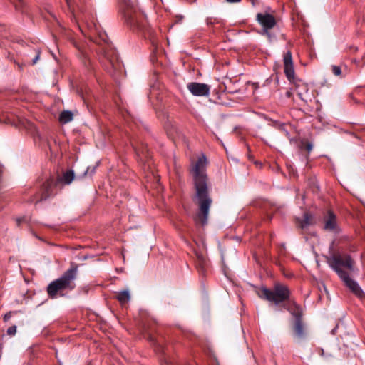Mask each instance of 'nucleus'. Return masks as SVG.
<instances>
[{
  "instance_id": "10",
  "label": "nucleus",
  "mask_w": 365,
  "mask_h": 365,
  "mask_svg": "<svg viewBox=\"0 0 365 365\" xmlns=\"http://www.w3.org/2000/svg\"><path fill=\"white\" fill-rule=\"evenodd\" d=\"M284 72L289 81L294 80V69L292 61V56L290 51H287L284 55Z\"/></svg>"
},
{
  "instance_id": "18",
  "label": "nucleus",
  "mask_w": 365,
  "mask_h": 365,
  "mask_svg": "<svg viewBox=\"0 0 365 365\" xmlns=\"http://www.w3.org/2000/svg\"><path fill=\"white\" fill-rule=\"evenodd\" d=\"M331 71L332 73L336 76H341V69L340 66L333 65L331 66Z\"/></svg>"
},
{
  "instance_id": "4",
  "label": "nucleus",
  "mask_w": 365,
  "mask_h": 365,
  "mask_svg": "<svg viewBox=\"0 0 365 365\" xmlns=\"http://www.w3.org/2000/svg\"><path fill=\"white\" fill-rule=\"evenodd\" d=\"M77 273V267H72L66 271L61 277L51 282L47 287L48 295L53 299L58 295L63 296L65 291L73 290L76 287L74 281Z\"/></svg>"
},
{
  "instance_id": "12",
  "label": "nucleus",
  "mask_w": 365,
  "mask_h": 365,
  "mask_svg": "<svg viewBox=\"0 0 365 365\" xmlns=\"http://www.w3.org/2000/svg\"><path fill=\"white\" fill-rule=\"evenodd\" d=\"M294 331L298 339H302L304 336V327L302 319L295 320L294 325Z\"/></svg>"
},
{
  "instance_id": "29",
  "label": "nucleus",
  "mask_w": 365,
  "mask_h": 365,
  "mask_svg": "<svg viewBox=\"0 0 365 365\" xmlns=\"http://www.w3.org/2000/svg\"><path fill=\"white\" fill-rule=\"evenodd\" d=\"M1 208H2V206H1V205L0 204V210H1Z\"/></svg>"
},
{
  "instance_id": "25",
  "label": "nucleus",
  "mask_w": 365,
  "mask_h": 365,
  "mask_svg": "<svg viewBox=\"0 0 365 365\" xmlns=\"http://www.w3.org/2000/svg\"><path fill=\"white\" fill-rule=\"evenodd\" d=\"M240 1H241V0H226V1H227V2H228V3H231V4H232V3H238V2H240Z\"/></svg>"
},
{
  "instance_id": "3",
  "label": "nucleus",
  "mask_w": 365,
  "mask_h": 365,
  "mask_svg": "<svg viewBox=\"0 0 365 365\" xmlns=\"http://www.w3.org/2000/svg\"><path fill=\"white\" fill-rule=\"evenodd\" d=\"M257 295L263 299L278 305L287 302L286 309L295 317V320L302 319V310L294 302L289 301L290 291L282 284H275L272 289L261 287L257 291Z\"/></svg>"
},
{
  "instance_id": "8",
  "label": "nucleus",
  "mask_w": 365,
  "mask_h": 365,
  "mask_svg": "<svg viewBox=\"0 0 365 365\" xmlns=\"http://www.w3.org/2000/svg\"><path fill=\"white\" fill-rule=\"evenodd\" d=\"M59 187V180L49 177L41 184L38 192L34 196L32 202L36 203L46 200L56 195Z\"/></svg>"
},
{
  "instance_id": "2",
  "label": "nucleus",
  "mask_w": 365,
  "mask_h": 365,
  "mask_svg": "<svg viewBox=\"0 0 365 365\" xmlns=\"http://www.w3.org/2000/svg\"><path fill=\"white\" fill-rule=\"evenodd\" d=\"M327 262L354 295L360 299L364 297V293L359 284L349 276V272H354V261L350 255L333 254L327 257Z\"/></svg>"
},
{
  "instance_id": "5",
  "label": "nucleus",
  "mask_w": 365,
  "mask_h": 365,
  "mask_svg": "<svg viewBox=\"0 0 365 365\" xmlns=\"http://www.w3.org/2000/svg\"><path fill=\"white\" fill-rule=\"evenodd\" d=\"M120 11L128 26L140 29H145L146 24L145 15L138 11L130 0H122Z\"/></svg>"
},
{
  "instance_id": "28",
  "label": "nucleus",
  "mask_w": 365,
  "mask_h": 365,
  "mask_svg": "<svg viewBox=\"0 0 365 365\" xmlns=\"http://www.w3.org/2000/svg\"><path fill=\"white\" fill-rule=\"evenodd\" d=\"M88 169H89V168H88V169H87V170H86V171H85V174H86V173H87V172H88Z\"/></svg>"
},
{
  "instance_id": "7",
  "label": "nucleus",
  "mask_w": 365,
  "mask_h": 365,
  "mask_svg": "<svg viewBox=\"0 0 365 365\" xmlns=\"http://www.w3.org/2000/svg\"><path fill=\"white\" fill-rule=\"evenodd\" d=\"M256 20L262 27L259 34L266 36L269 41L276 38L274 30L277 28V22L276 18L268 12H260L256 15Z\"/></svg>"
},
{
  "instance_id": "24",
  "label": "nucleus",
  "mask_w": 365,
  "mask_h": 365,
  "mask_svg": "<svg viewBox=\"0 0 365 365\" xmlns=\"http://www.w3.org/2000/svg\"><path fill=\"white\" fill-rule=\"evenodd\" d=\"M26 220L25 217L19 218L17 220V224L19 225L21 222Z\"/></svg>"
},
{
  "instance_id": "9",
  "label": "nucleus",
  "mask_w": 365,
  "mask_h": 365,
  "mask_svg": "<svg viewBox=\"0 0 365 365\" xmlns=\"http://www.w3.org/2000/svg\"><path fill=\"white\" fill-rule=\"evenodd\" d=\"M189 91L196 96H207L210 94V86L205 83L192 82L187 86Z\"/></svg>"
},
{
  "instance_id": "19",
  "label": "nucleus",
  "mask_w": 365,
  "mask_h": 365,
  "mask_svg": "<svg viewBox=\"0 0 365 365\" xmlns=\"http://www.w3.org/2000/svg\"><path fill=\"white\" fill-rule=\"evenodd\" d=\"M16 333V326L14 325L8 328L7 334L10 336H14Z\"/></svg>"
},
{
  "instance_id": "23",
  "label": "nucleus",
  "mask_w": 365,
  "mask_h": 365,
  "mask_svg": "<svg viewBox=\"0 0 365 365\" xmlns=\"http://www.w3.org/2000/svg\"><path fill=\"white\" fill-rule=\"evenodd\" d=\"M306 149L308 152H310L312 149V145L310 143L307 144Z\"/></svg>"
},
{
  "instance_id": "17",
  "label": "nucleus",
  "mask_w": 365,
  "mask_h": 365,
  "mask_svg": "<svg viewBox=\"0 0 365 365\" xmlns=\"http://www.w3.org/2000/svg\"><path fill=\"white\" fill-rule=\"evenodd\" d=\"M14 4L17 11H19L22 13L24 12L23 9L24 2L22 1V0H14Z\"/></svg>"
},
{
  "instance_id": "20",
  "label": "nucleus",
  "mask_w": 365,
  "mask_h": 365,
  "mask_svg": "<svg viewBox=\"0 0 365 365\" xmlns=\"http://www.w3.org/2000/svg\"><path fill=\"white\" fill-rule=\"evenodd\" d=\"M36 54L34 57V58L32 60V64L34 65L37 63L38 60L39 59V57H40V51L39 50H36Z\"/></svg>"
},
{
  "instance_id": "16",
  "label": "nucleus",
  "mask_w": 365,
  "mask_h": 365,
  "mask_svg": "<svg viewBox=\"0 0 365 365\" xmlns=\"http://www.w3.org/2000/svg\"><path fill=\"white\" fill-rule=\"evenodd\" d=\"M73 115L69 110H64L61 112L59 116V121L62 123H68L73 120Z\"/></svg>"
},
{
  "instance_id": "21",
  "label": "nucleus",
  "mask_w": 365,
  "mask_h": 365,
  "mask_svg": "<svg viewBox=\"0 0 365 365\" xmlns=\"http://www.w3.org/2000/svg\"><path fill=\"white\" fill-rule=\"evenodd\" d=\"M82 58H83L82 61H83V64L86 66H88L89 64V60L88 59L87 56L84 53H82Z\"/></svg>"
},
{
  "instance_id": "27",
  "label": "nucleus",
  "mask_w": 365,
  "mask_h": 365,
  "mask_svg": "<svg viewBox=\"0 0 365 365\" xmlns=\"http://www.w3.org/2000/svg\"><path fill=\"white\" fill-rule=\"evenodd\" d=\"M104 56H105V57H106V58H108V56H107V54H106V53H104Z\"/></svg>"
},
{
  "instance_id": "26",
  "label": "nucleus",
  "mask_w": 365,
  "mask_h": 365,
  "mask_svg": "<svg viewBox=\"0 0 365 365\" xmlns=\"http://www.w3.org/2000/svg\"><path fill=\"white\" fill-rule=\"evenodd\" d=\"M207 24H214V21H212V19H207Z\"/></svg>"
},
{
  "instance_id": "6",
  "label": "nucleus",
  "mask_w": 365,
  "mask_h": 365,
  "mask_svg": "<svg viewBox=\"0 0 365 365\" xmlns=\"http://www.w3.org/2000/svg\"><path fill=\"white\" fill-rule=\"evenodd\" d=\"M68 8L72 16L85 23L88 29H96V25L94 21L93 12L87 7L82 5L85 0H66Z\"/></svg>"
},
{
  "instance_id": "13",
  "label": "nucleus",
  "mask_w": 365,
  "mask_h": 365,
  "mask_svg": "<svg viewBox=\"0 0 365 365\" xmlns=\"http://www.w3.org/2000/svg\"><path fill=\"white\" fill-rule=\"evenodd\" d=\"M56 179L59 180V186L62 183L69 185L74 179V173L73 170H68L63 174L62 177H58Z\"/></svg>"
},
{
  "instance_id": "22",
  "label": "nucleus",
  "mask_w": 365,
  "mask_h": 365,
  "mask_svg": "<svg viewBox=\"0 0 365 365\" xmlns=\"http://www.w3.org/2000/svg\"><path fill=\"white\" fill-rule=\"evenodd\" d=\"M12 316V312H9L7 313H6L3 317V319L5 322H8L10 318Z\"/></svg>"
},
{
  "instance_id": "15",
  "label": "nucleus",
  "mask_w": 365,
  "mask_h": 365,
  "mask_svg": "<svg viewBox=\"0 0 365 365\" xmlns=\"http://www.w3.org/2000/svg\"><path fill=\"white\" fill-rule=\"evenodd\" d=\"M311 215L305 213L302 220H297V226L301 229H305L311 225Z\"/></svg>"
},
{
  "instance_id": "1",
  "label": "nucleus",
  "mask_w": 365,
  "mask_h": 365,
  "mask_svg": "<svg viewBox=\"0 0 365 365\" xmlns=\"http://www.w3.org/2000/svg\"><path fill=\"white\" fill-rule=\"evenodd\" d=\"M207 160L202 155L198 158L192 168L195 195L193 200L198 206L195 217L196 223L205 225L207 222L210 207L212 199L209 194L208 179L206 174Z\"/></svg>"
},
{
  "instance_id": "14",
  "label": "nucleus",
  "mask_w": 365,
  "mask_h": 365,
  "mask_svg": "<svg viewBox=\"0 0 365 365\" xmlns=\"http://www.w3.org/2000/svg\"><path fill=\"white\" fill-rule=\"evenodd\" d=\"M116 299L122 305L128 303L130 299V295L128 290H123L119 292L116 296Z\"/></svg>"
},
{
  "instance_id": "11",
  "label": "nucleus",
  "mask_w": 365,
  "mask_h": 365,
  "mask_svg": "<svg viewBox=\"0 0 365 365\" xmlns=\"http://www.w3.org/2000/svg\"><path fill=\"white\" fill-rule=\"evenodd\" d=\"M324 228L329 231H335L337 228L336 217L333 212L329 210L324 217Z\"/></svg>"
}]
</instances>
